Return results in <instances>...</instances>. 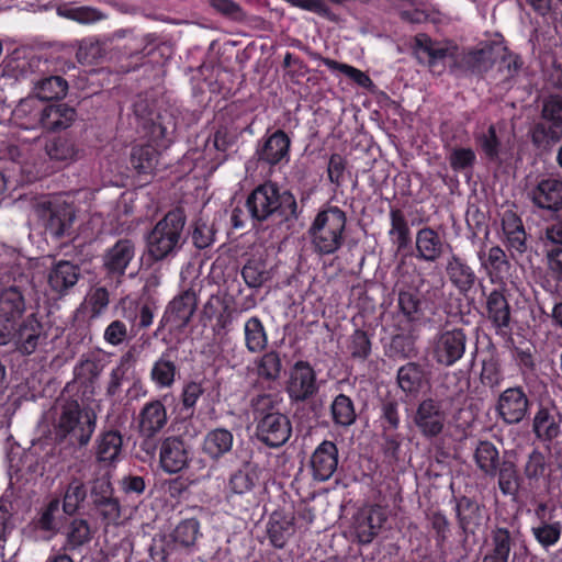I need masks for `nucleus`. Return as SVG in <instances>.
<instances>
[{"instance_id": "f257e3e1", "label": "nucleus", "mask_w": 562, "mask_h": 562, "mask_svg": "<svg viewBox=\"0 0 562 562\" xmlns=\"http://www.w3.org/2000/svg\"><path fill=\"white\" fill-rule=\"evenodd\" d=\"M246 207L256 223L279 218L288 227L299 218L300 211L295 196L289 190L280 191L271 181L255 188L247 196Z\"/></svg>"}, {"instance_id": "f03ea898", "label": "nucleus", "mask_w": 562, "mask_h": 562, "mask_svg": "<svg viewBox=\"0 0 562 562\" xmlns=\"http://www.w3.org/2000/svg\"><path fill=\"white\" fill-rule=\"evenodd\" d=\"M55 439L75 448H85L97 427V415L85 409L76 400H66L55 407L53 420Z\"/></svg>"}, {"instance_id": "7ed1b4c3", "label": "nucleus", "mask_w": 562, "mask_h": 562, "mask_svg": "<svg viewBox=\"0 0 562 562\" xmlns=\"http://www.w3.org/2000/svg\"><path fill=\"white\" fill-rule=\"evenodd\" d=\"M186 224L187 215L182 207L170 210L146 235L147 255L156 262L176 256L187 240Z\"/></svg>"}, {"instance_id": "20e7f679", "label": "nucleus", "mask_w": 562, "mask_h": 562, "mask_svg": "<svg viewBox=\"0 0 562 562\" xmlns=\"http://www.w3.org/2000/svg\"><path fill=\"white\" fill-rule=\"evenodd\" d=\"M256 436L266 446L279 448L291 437L292 426L286 415L276 409V401L270 394H259L251 398Z\"/></svg>"}, {"instance_id": "39448f33", "label": "nucleus", "mask_w": 562, "mask_h": 562, "mask_svg": "<svg viewBox=\"0 0 562 562\" xmlns=\"http://www.w3.org/2000/svg\"><path fill=\"white\" fill-rule=\"evenodd\" d=\"M346 223V213L338 206L319 211L308 228L314 251L321 256L337 252L345 241Z\"/></svg>"}, {"instance_id": "423d86ee", "label": "nucleus", "mask_w": 562, "mask_h": 562, "mask_svg": "<svg viewBox=\"0 0 562 562\" xmlns=\"http://www.w3.org/2000/svg\"><path fill=\"white\" fill-rule=\"evenodd\" d=\"M47 334L36 313L26 315L22 321L0 330V347H10L23 357H29L45 345Z\"/></svg>"}, {"instance_id": "0eeeda50", "label": "nucleus", "mask_w": 562, "mask_h": 562, "mask_svg": "<svg viewBox=\"0 0 562 562\" xmlns=\"http://www.w3.org/2000/svg\"><path fill=\"white\" fill-rule=\"evenodd\" d=\"M467 335L461 328L441 329L429 344L432 360L442 367H452L464 355Z\"/></svg>"}, {"instance_id": "6e6552de", "label": "nucleus", "mask_w": 562, "mask_h": 562, "mask_svg": "<svg viewBox=\"0 0 562 562\" xmlns=\"http://www.w3.org/2000/svg\"><path fill=\"white\" fill-rule=\"evenodd\" d=\"M33 211L43 226L55 236L64 235L75 220L74 207L61 200H37L33 204Z\"/></svg>"}, {"instance_id": "1a4fd4ad", "label": "nucleus", "mask_w": 562, "mask_h": 562, "mask_svg": "<svg viewBox=\"0 0 562 562\" xmlns=\"http://www.w3.org/2000/svg\"><path fill=\"white\" fill-rule=\"evenodd\" d=\"M447 418L448 412L445 407V402L432 397L422 400L413 416L415 426L426 438H434L440 435Z\"/></svg>"}, {"instance_id": "9d476101", "label": "nucleus", "mask_w": 562, "mask_h": 562, "mask_svg": "<svg viewBox=\"0 0 562 562\" xmlns=\"http://www.w3.org/2000/svg\"><path fill=\"white\" fill-rule=\"evenodd\" d=\"M198 307V297L189 289L175 296L166 307L158 329L168 327L169 331H182L191 322Z\"/></svg>"}, {"instance_id": "9b49d317", "label": "nucleus", "mask_w": 562, "mask_h": 562, "mask_svg": "<svg viewBox=\"0 0 562 562\" xmlns=\"http://www.w3.org/2000/svg\"><path fill=\"white\" fill-rule=\"evenodd\" d=\"M505 50V45L499 41L483 42L457 58L458 67L472 74L486 72L497 60V56Z\"/></svg>"}, {"instance_id": "f8f14e48", "label": "nucleus", "mask_w": 562, "mask_h": 562, "mask_svg": "<svg viewBox=\"0 0 562 562\" xmlns=\"http://www.w3.org/2000/svg\"><path fill=\"white\" fill-rule=\"evenodd\" d=\"M137 254L136 241L131 238H119L102 255V268L113 278L123 277L134 262Z\"/></svg>"}, {"instance_id": "ddd939ff", "label": "nucleus", "mask_w": 562, "mask_h": 562, "mask_svg": "<svg viewBox=\"0 0 562 562\" xmlns=\"http://www.w3.org/2000/svg\"><path fill=\"white\" fill-rule=\"evenodd\" d=\"M530 401L521 386L504 390L497 400L496 411L506 424H518L527 415Z\"/></svg>"}, {"instance_id": "4468645a", "label": "nucleus", "mask_w": 562, "mask_h": 562, "mask_svg": "<svg viewBox=\"0 0 562 562\" xmlns=\"http://www.w3.org/2000/svg\"><path fill=\"white\" fill-rule=\"evenodd\" d=\"M414 54L420 64L427 65L431 72L438 75L446 68V58L453 56L451 47L434 42L425 34L415 37Z\"/></svg>"}, {"instance_id": "2eb2a0df", "label": "nucleus", "mask_w": 562, "mask_h": 562, "mask_svg": "<svg viewBox=\"0 0 562 562\" xmlns=\"http://www.w3.org/2000/svg\"><path fill=\"white\" fill-rule=\"evenodd\" d=\"M317 391L316 375L307 361H297L290 371L286 392L292 401L303 402Z\"/></svg>"}, {"instance_id": "dca6fc26", "label": "nucleus", "mask_w": 562, "mask_h": 562, "mask_svg": "<svg viewBox=\"0 0 562 562\" xmlns=\"http://www.w3.org/2000/svg\"><path fill=\"white\" fill-rule=\"evenodd\" d=\"M527 194L539 209L552 212L562 211V180L559 178L540 179Z\"/></svg>"}, {"instance_id": "f3484780", "label": "nucleus", "mask_w": 562, "mask_h": 562, "mask_svg": "<svg viewBox=\"0 0 562 562\" xmlns=\"http://www.w3.org/2000/svg\"><path fill=\"white\" fill-rule=\"evenodd\" d=\"M189 448L183 439L177 436L167 437L161 441L159 462L164 472L173 474L189 464Z\"/></svg>"}, {"instance_id": "a211bd4d", "label": "nucleus", "mask_w": 562, "mask_h": 562, "mask_svg": "<svg viewBox=\"0 0 562 562\" xmlns=\"http://www.w3.org/2000/svg\"><path fill=\"white\" fill-rule=\"evenodd\" d=\"M26 302L16 285L0 291V330L22 321L26 315Z\"/></svg>"}, {"instance_id": "6ab92c4d", "label": "nucleus", "mask_w": 562, "mask_h": 562, "mask_svg": "<svg viewBox=\"0 0 562 562\" xmlns=\"http://www.w3.org/2000/svg\"><path fill=\"white\" fill-rule=\"evenodd\" d=\"M415 246L416 257L426 262H436L445 255L447 249L451 250L450 244L429 226L417 231Z\"/></svg>"}, {"instance_id": "aec40b11", "label": "nucleus", "mask_w": 562, "mask_h": 562, "mask_svg": "<svg viewBox=\"0 0 562 562\" xmlns=\"http://www.w3.org/2000/svg\"><path fill=\"white\" fill-rule=\"evenodd\" d=\"M80 268L70 261L61 260L55 263L47 274V284L55 297H63L78 283Z\"/></svg>"}, {"instance_id": "412c9836", "label": "nucleus", "mask_w": 562, "mask_h": 562, "mask_svg": "<svg viewBox=\"0 0 562 562\" xmlns=\"http://www.w3.org/2000/svg\"><path fill=\"white\" fill-rule=\"evenodd\" d=\"M338 468V448L336 443L324 440L317 446L311 457V469L314 480H329Z\"/></svg>"}, {"instance_id": "4be33fe9", "label": "nucleus", "mask_w": 562, "mask_h": 562, "mask_svg": "<svg viewBox=\"0 0 562 562\" xmlns=\"http://www.w3.org/2000/svg\"><path fill=\"white\" fill-rule=\"evenodd\" d=\"M123 438L119 430L101 431L94 442L95 462L103 469L113 467L122 452Z\"/></svg>"}, {"instance_id": "5701e85b", "label": "nucleus", "mask_w": 562, "mask_h": 562, "mask_svg": "<svg viewBox=\"0 0 562 562\" xmlns=\"http://www.w3.org/2000/svg\"><path fill=\"white\" fill-rule=\"evenodd\" d=\"M290 145L289 136L282 130L276 131L257 148L258 161L269 166H277L283 160L288 161Z\"/></svg>"}, {"instance_id": "b1692460", "label": "nucleus", "mask_w": 562, "mask_h": 562, "mask_svg": "<svg viewBox=\"0 0 562 562\" xmlns=\"http://www.w3.org/2000/svg\"><path fill=\"white\" fill-rule=\"evenodd\" d=\"M386 520L385 513L379 506H372L358 513L355 520V532L358 541L368 544L378 536Z\"/></svg>"}, {"instance_id": "393cba45", "label": "nucleus", "mask_w": 562, "mask_h": 562, "mask_svg": "<svg viewBox=\"0 0 562 562\" xmlns=\"http://www.w3.org/2000/svg\"><path fill=\"white\" fill-rule=\"evenodd\" d=\"M562 413L557 406L541 407L533 417L532 429L543 442H552L561 434Z\"/></svg>"}, {"instance_id": "a878e982", "label": "nucleus", "mask_w": 562, "mask_h": 562, "mask_svg": "<svg viewBox=\"0 0 562 562\" xmlns=\"http://www.w3.org/2000/svg\"><path fill=\"white\" fill-rule=\"evenodd\" d=\"M167 411L159 400H154L144 405L138 415V429L142 436L153 438L167 424Z\"/></svg>"}, {"instance_id": "bb28decb", "label": "nucleus", "mask_w": 562, "mask_h": 562, "mask_svg": "<svg viewBox=\"0 0 562 562\" xmlns=\"http://www.w3.org/2000/svg\"><path fill=\"white\" fill-rule=\"evenodd\" d=\"M486 317L498 333H506L510 328V305L501 289H494L486 295Z\"/></svg>"}, {"instance_id": "cd10ccee", "label": "nucleus", "mask_w": 562, "mask_h": 562, "mask_svg": "<svg viewBox=\"0 0 562 562\" xmlns=\"http://www.w3.org/2000/svg\"><path fill=\"white\" fill-rule=\"evenodd\" d=\"M456 516L459 528L468 536H473L483 521V513L479 503L470 497L462 496L457 499Z\"/></svg>"}, {"instance_id": "c85d7f7f", "label": "nucleus", "mask_w": 562, "mask_h": 562, "mask_svg": "<svg viewBox=\"0 0 562 562\" xmlns=\"http://www.w3.org/2000/svg\"><path fill=\"white\" fill-rule=\"evenodd\" d=\"M134 116L138 125L145 131L153 142L165 138L166 128L157 122L158 114L146 99L139 98L134 102Z\"/></svg>"}, {"instance_id": "c756f323", "label": "nucleus", "mask_w": 562, "mask_h": 562, "mask_svg": "<svg viewBox=\"0 0 562 562\" xmlns=\"http://www.w3.org/2000/svg\"><path fill=\"white\" fill-rule=\"evenodd\" d=\"M446 273L449 281L461 292H469L475 284L474 270L458 255L451 254L447 259Z\"/></svg>"}, {"instance_id": "7c9ffc66", "label": "nucleus", "mask_w": 562, "mask_h": 562, "mask_svg": "<svg viewBox=\"0 0 562 562\" xmlns=\"http://www.w3.org/2000/svg\"><path fill=\"white\" fill-rule=\"evenodd\" d=\"M76 120V111L74 108L65 104L44 105L42 114L41 127L56 132L69 127Z\"/></svg>"}, {"instance_id": "2f4dec72", "label": "nucleus", "mask_w": 562, "mask_h": 562, "mask_svg": "<svg viewBox=\"0 0 562 562\" xmlns=\"http://www.w3.org/2000/svg\"><path fill=\"white\" fill-rule=\"evenodd\" d=\"M234 443L233 434L226 428H215L210 430L202 442V451L213 461H218L227 454Z\"/></svg>"}, {"instance_id": "473e14b6", "label": "nucleus", "mask_w": 562, "mask_h": 562, "mask_svg": "<svg viewBox=\"0 0 562 562\" xmlns=\"http://www.w3.org/2000/svg\"><path fill=\"white\" fill-rule=\"evenodd\" d=\"M513 547L512 533L507 528L496 527L491 531V542L482 562H508Z\"/></svg>"}, {"instance_id": "72a5a7b5", "label": "nucleus", "mask_w": 562, "mask_h": 562, "mask_svg": "<svg viewBox=\"0 0 562 562\" xmlns=\"http://www.w3.org/2000/svg\"><path fill=\"white\" fill-rule=\"evenodd\" d=\"M43 108L35 97H29L19 102L13 111L14 120L26 130L40 128L42 124Z\"/></svg>"}, {"instance_id": "f704fd0d", "label": "nucleus", "mask_w": 562, "mask_h": 562, "mask_svg": "<svg viewBox=\"0 0 562 562\" xmlns=\"http://www.w3.org/2000/svg\"><path fill=\"white\" fill-rule=\"evenodd\" d=\"M267 533L270 543L274 548H284L290 537L294 533V518L280 513H273L267 525Z\"/></svg>"}, {"instance_id": "c9c22d12", "label": "nucleus", "mask_w": 562, "mask_h": 562, "mask_svg": "<svg viewBox=\"0 0 562 562\" xmlns=\"http://www.w3.org/2000/svg\"><path fill=\"white\" fill-rule=\"evenodd\" d=\"M477 258L481 267L492 279L508 272L510 267L505 251L499 246H493L487 251L481 249Z\"/></svg>"}, {"instance_id": "e433bc0d", "label": "nucleus", "mask_w": 562, "mask_h": 562, "mask_svg": "<svg viewBox=\"0 0 562 562\" xmlns=\"http://www.w3.org/2000/svg\"><path fill=\"white\" fill-rule=\"evenodd\" d=\"M474 461L476 467L491 477L496 476V470L502 463L499 462L498 449L487 440H482L477 443L474 451Z\"/></svg>"}, {"instance_id": "4c0bfd02", "label": "nucleus", "mask_w": 562, "mask_h": 562, "mask_svg": "<svg viewBox=\"0 0 562 562\" xmlns=\"http://www.w3.org/2000/svg\"><path fill=\"white\" fill-rule=\"evenodd\" d=\"M497 485L504 496L516 498L519 492L521 479L516 464L504 460L496 470Z\"/></svg>"}, {"instance_id": "58836bf2", "label": "nucleus", "mask_w": 562, "mask_h": 562, "mask_svg": "<svg viewBox=\"0 0 562 562\" xmlns=\"http://www.w3.org/2000/svg\"><path fill=\"white\" fill-rule=\"evenodd\" d=\"M255 363L257 375L262 381L274 383L281 378L283 363L278 351L270 350L265 352Z\"/></svg>"}, {"instance_id": "ea45409f", "label": "nucleus", "mask_w": 562, "mask_h": 562, "mask_svg": "<svg viewBox=\"0 0 562 562\" xmlns=\"http://www.w3.org/2000/svg\"><path fill=\"white\" fill-rule=\"evenodd\" d=\"M38 101L58 100L66 97L68 82L60 76H50L38 80L34 87Z\"/></svg>"}, {"instance_id": "a19ab883", "label": "nucleus", "mask_w": 562, "mask_h": 562, "mask_svg": "<svg viewBox=\"0 0 562 562\" xmlns=\"http://www.w3.org/2000/svg\"><path fill=\"white\" fill-rule=\"evenodd\" d=\"M104 364L95 357H81L74 368L76 381L86 386H93L103 372Z\"/></svg>"}, {"instance_id": "79ce46f5", "label": "nucleus", "mask_w": 562, "mask_h": 562, "mask_svg": "<svg viewBox=\"0 0 562 562\" xmlns=\"http://www.w3.org/2000/svg\"><path fill=\"white\" fill-rule=\"evenodd\" d=\"M60 499L55 497L50 499L40 512L35 519V527L50 537L57 535L60 530L59 521Z\"/></svg>"}, {"instance_id": "37998d69", "label": "nucleus", "mask_w": 562, "mask_h": 562, "mask_svg": "<svg viewBox=\"0 0 562 562\" xmlns=\"http://www.w3.org/2000/svg\"><path fill=\"white\" fill-rule=\"evenodd\" d=\"M86 497L87 490L85 483L79 477H71L63 495V512L68 516L75 515Z\"/></svg>"}, {"instance_id": "c03bdc74", "label": "nucleus", "mask_w": 562, "mask_h": 562, "mask_svg": "<svg viewBox=\"0 0 562 562\" xmlns=\"http://www.w3.org/2000/svg\"><path fill=\"white\" fill-rule=\"evenodd\" d=\"M245 345L249 352H260L268 345V336L262 322L254 316L250 317L244 327Z\"/></svg>"}, {"instance_id": "a18cd8bd", "label": "nucleus", "mask_w": 562, "mask_h": 562, "mask_svg": "<svg viewBox=\"0 0 562 562\" xmlns=\"http://www.w3.org/2000/svg\"><path fill=\"white\" fill-rule=\"evenodd\" d=\"M45 153L50 160L69 164L76 159L78 150L71 139L58 136L46 143Z\"/></svg>"}, {"instance_id": "49530a36", "label": "nucleus", "mask_w": 562, "mask_h": 562, "mask_svg": "<svg viewBox=\"0 0 562 562\" xmlns=\"http://www.w3.org/2000/svg\"><path fill=\"white\" fill-rule=\"evenodd\" d=\"M391 228L389 235L393 237V243L397 247V251L406 248L411 243V229L408 222L400 209L392 207L390 211Z\"/></svg>"}, {"instance_id": "de8ad7c7", "label": "nucleus", "mask_w": 562, "mask_h": 562, "mask_svg": "<svg viewBox=\"0 0 562 562\" xmlns=\"http://www.w3.org/2000/svg\"><path fill=\"white\" fill-rule=\"evenodd\" d=\"M424 370L416 362H407L397 371V383L405 393H417L423 385Z\"/></svg>"}, {"instance_id": "09e8293b", "label": "nucleus", "mask_w": 562, "mask_h": 562, "mask_svg": "<svg viewBox=\"0 0 562 562\" xmlns=\"http://www.w3.org/2000/svg\"><path fill=\"white\" fill-rule=\"evenodd\" d=\"M158 150L151 145L135 146L131 153V165L138 173H150L158 162Z\"/></svg>"}, {"instance_id": "8fccbe9b", "label": "nucleus", "mask_w": 562, "mask_h": 562, "mask_svg": "<svg viewBox=\"0 0 562 562\" xmlns=\"http://www.w3.org/2000/svg\"><path fill=\"white\" fill-rule=\"evenodd\" d=\"M330 411L333 420L338 426L349 427L356 422L353 402L345 394H339L334 398Z\"/></svg>"}, {"instance_id": "3c124183", "label": "nucleus", "mask_w": 562, "mask_h": 562, "mask_svg": "<svg viewBox=\"0 0 562 562\" xmlns=\"http://www.w3.org/2000/svg\"><path fill=\"white\" fill-rule=\"evenodd\" d=\"M259 479L258 468L247 463L231 476L229 486L234 493L244 494L251 491L259 483Z\"/></svg>"}, {"instance_id": "603ef678", "label": "nucleus", "mask_w": 562, "mask_h": 562, "mask_svg": "<svg viewBox=\"0 0 562 562\" xmlns=\"http://www.w3.org/2000/svg\"><path fill=\"white\" fill-rule=\"evenodd\" d=\"M177 367L168 353H164L153 366L150 378L159 387H170L175 382Z\"/></svg>"}, {"instance_id": "864d4df0", "label": "nucleus", "mask_w": 562, "mask_h": 562, "mask_svg": "<svg viewBox=\"0 0 562 562\" xmlns=\"http://www.w3.org/2000/svg\"><path fill=\"white\" fill-rule=\"evenodd\" d=\"M548 469L546 456L537 448L528 453L526 462L522 465V473L526 480L530 483H539L544 477Z\"/></svg>"}, {"instance_id": "5fc2aeb1", "label": "nucleus", "mask_w": 562, "mask_h": 562, "mask_svg": "<svg viewBox=\"0 0 562 562\" xmlns=\"http://www.w3.org/2000/svg\"><path fill=\"white\" fill-rule=\"evenodd\" d=\"M531 533L542 549L549 550L559 542L562 535V524L560 521H541L538 526L531 528Z\"/></svg>"}, {"instance_id": "6e6d98bb", "label": "nucleus", "mask_w": 562, "mask_h": 562, "mask_svg": "<svg viewBox=\"0 0 562 562\" xmlns=\"http://www.w3.org/2000/svg\"><path fill=\"white\" fill-rule=\"evenodd\" d=\"M385 355L394 359H407L416 355L415 339L411 335L397 334L391 338Z\"/></svg>"}, {"instance_id": "4d7b16f0", "label": "nucleus", "mask_w": 562, "mask_h": 562, "mask_svg": "<svg viewBox=\"0 0 562 562\" xmlns=\"http://www.w3.org/2000/svg\"><path fill=\"white\" fill-rule=\"evenodd\" d=\"M200 533V522L195 518L184 519L177 525L171 532V538L182 548H191L195 544Z\"/></svg>"}, {"instance_id": "13d9d810", "label": "nucleus", "mask_w": 562, "mask_h": 562, "mask_svg": "<svg viewBox=\"0 0 562 562\" xmlns=\"http://www.w3.org/2000/svg\"><path fill=\"white\" fill-rule=\"evenodd\" d=\"M241 276L249 288H260L270 279L266 263L260 259H250L243 267Z\"/></svg>"}, {"instance_id": "bf43d9fd", "label": "nucleus", "mask_w": 562, "mask_h": 562, "mask_svg": "<svg viewBox=\"0 0 562 562\" xmlns=\"http://www.w3.org/2000/svg\"><path fill=\"white\" fill-rule=\"evenodd\" d=\"M58 14L81 24H92L105 18L101 11L92 7H64L58 9Z\"/></svg>"}, {"instance_id": "052dcab7", "label": "nucleus", "mask_w": 562, "mask_h": 562, "mask_svg": "<svg viewBox=\"0 0 562 562\" xmlns=\"http://www.w3.org/2000/svg\"><path fill=\"white\" fill-rule=\"evenodd\" d=\"M66 537L67 544L71 549L79 548L89 542L91 539V529L89 522L81 518L74 519L68 526Z\"/></svg>"}, {"instance_id": "680f3d73", "label": "nucleus", "mask_w": 562, "mask_h": 562, "mask_svg": "<svg viewBox=\"0 0 562 562\" xmlns=\"http://www.w3.org/2000/svg\"><path fill=\"white\" fill-rule=\"evenodd\" d=\"M215 228L213 224H209L203 218H198L193 223V231L191 233L192 243L198 249H205L210 247L215 240Z\"/></svg>"}, {"instance_id": "e2e57ef3", "label": "nucleus", "mask_w": 562, "mask_h": 562, "mask_svg": "<svg viewBox=\"0 0 562 562\" xmlns=\"http://www.w3.org/2000/svg\"><path fill=\"white\" fill-rule=\"evenodd\" d=\"M134 325H127L121 319L112 321L105 328L103 338L111 346H119L132 338Z\"/></svg>"}, {"instance_id": "0e129e2a", "label": "nucleus", "mask_w": 562, "mask_h": 562, "mask_svg": "<svg viewBox=\"0 0 562 562\" xmlns=\"http://www.w3.org/2000/svg\"><path fill=\"white\" fill-rule=\"evenodd\" d=\"M542 119L554 127H562V95L550 94L542 101Z\"/></svg>"}, {"instance_id": "69168bd1", "label": "nucleus", "mask_w": 562, "mask_h": 562, "mask_svg": "<svg viewBox=\"0 0 562 562\" xmlns=\"http://www.w3.org/2000/svg\"><path fill=\"white\" fill-rule=\"evenodd\" d=\"M479 144L490 161H499L502 143L494 125H491L487 131L480 136Z\"/></svg>"}, {"instance_id": "338daca9", "label": "nucleus", "mask_w": 562, "mask_h": 562, "mask_svg": "<svg viewBox=\"0 0 562 562\" xmlns=\"http://www.w3.org/2000/svg\"><path fill=\"white\" fill-rule=\"evenodd\" d=\"M347 349L351 357L364 361L371 353V341L363 330H356L349 338Z\"/></svg>"}, {"instance_id": "774afa93", "label": "nucleus", "mask_w": 562, "mask_h": 562, "mask_svg": "<svg viewBox=\"0 0 562 562\" xmlns=\"http://www.w3.org/2000/svg\"><path fill=\"white\" fill-rule=\"evenodd\" d=\"M554 126L547 127L544 124H537L531 133L533 145L541 150H550L559 140V134L553 130Z\"/></svg>"}]
</instances>
